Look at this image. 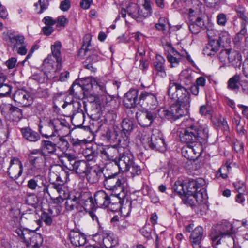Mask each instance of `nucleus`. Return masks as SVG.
<instances>
[{"label": "nucleus", "instance_id": "f257e3e1", "mask_svg": "<svg viewBox=\"0 0 248 248\" xmlns=\"http://www.w3.org/2000/svg\"><path fill=\"white\" fill-rule=\"evenodd\" d=\"M167 93L170 98L177 102L168 109L162 111L163 116L171 121H175L188 113L190 103V94L181 83L170 81Z\"/></svg>", "mask_w": 248, "mask_h": 248}, {"label": "nucleus", "instance_id": "f03ea898", "mask_svg": "<svg viewBox=\"0 0 248 248\" xmlns=\"http://www.w3.org/2000/svg\"><path fill=\"white\" fill-rule=\"evenodd\" d=\"M61 47L62 44L60 41L55 42L51 46L52 54L48 55L43 62L44 73L33 75V79L42 83L45 80V76L50 80L54 79L57 76V71L61 70L62 68Z\"/></svg>", "mask_w": 248, "mask_h": 248}, {"label": "nucleus", "instance_id": "7ed1b4c3", "mask_svg": "<svg viewBox=\"0 0 248 248\" xmlns=\"http://www.w3.org/2000/svg\"><path fill=\"white\" fill-rule=\"evenodd\" d=\"M183 124L185 128L180 133V140L182 142L192 144L199 142L202 145L207 142L209 129L206 125H201L192 118L185 119Z\"/></svg>", "mask_w": 248, "mask_h": 248}, {"label": "nucleus", "instance_id": "20e7f679", "mask_svg": "<svg viewBox=\"0 0 248 248\" xmlns=\"http://www.w3.org/2000/svg\"><path fill=\"white\" fill-rule=\"evenodd\" d=\"M105 179L104 186L107 190H110L114 194L120 195L122 198H126L127 190L124 187L125 179L119 176L116 173L108 176L103 175Z\"/></svg>", "mask_w": 248, "mask_h": 248}, {"label": "nucleus", "instance_id": "39448f33", "mask_svg": "<svg viewBox=\"0 0 248 248\" xmlns=\"http://www.w3.org/2000/svg\"><path fill=\"white\" fill-rule=\"evenodd\" d=\"M16 233L24 240L27 246L32 248H39L42 244L43 239L42 235L36 233L34 230L27 228H17Z\"/></svg>", "mask_w": 248, "mask_h": 248}, {"label": "nucleus", "instance_id": "423d86ee", "mask_svg": "<svg viewBox=\"0 0 248 248\" xmlns=\"http://www.w3.org/2000/svg\"><path fill=\"white\" fill-rule=\"evenodd\" d=\"M45 156L39 149L30 151L29 155L30 164L28 169L30 173L36 174L42 171L46 164Z\"/></svg>", "mask_w": 248, "mask_h": 248}, {"label": "nucleus", "instance_id": "0eeeda50", "mask_svg": "<svg viewBox=\"0 0 248 248\" xmlns=\"http://www.w3.org/2000/svg\"><path fill=\"white\" fill-rule=\"evenodd\" d=\"M233 227L229 222L224 220L218 224L211 230L210 236L213 245L220 244L221 238L225 236H230L232 233Z\"/></svg>", "mask_w": 248, "mask_h": 248}, {"label": "nucleus", "instance_id": "6e6552de", "mask_svg": "<svg viewBox=\"0 0 248 248\" xmlns=\"http://www.w3.org/2000/svg\"><path fill=\"white\" fill-rule=\"evenodd\" d=\"M46 129H51V134L44 133L42 131L41 127H40V133L43 137L46 138H49L55 136V133L63 134L65 131H68L69 129V125L68 123L65 120L62 118H56L51 120L48 124L46 126Z\"/></svg>", "mask_w": 248, "mask_h": 248}, {"label": "nucleus", "instance_id": "1a4fd4ad", "mask_svg": "<svg viewBox=\"0 0 248 248\" xmlns=\"http://www.w3.org/2000/svg\"><path fill=\"white\" fill-rule=\"evenodd\" d=\"M188 27L192 34L199 33L201 29L204 28L205 23L202 18V14L199 10L190 9L188 13Z\"/></svg>", "mask_w": 248, "mask_h": 248}, {"label": "nucleus", "instance_id": "9d476101", "mask_svg": "<svg viewBox=\"0 0 248 248\" xmlns=\"http://www.w3.org/2000/svg\"><path fill=\"white\" fill-rule=\"evenodd\" d=\"M134 156L129 149L127 147H124L117 161H115V165L118 166L120 171H128L134 162Z\"/></svg>", "mask_w": 248, "mask_h": 248}, {"label": "nucleus", "instance_id": "9b49d317", "mask_svg": "<svg viewBox=\"0 0 248 248\" xmlns=\"http://www.w3.org/2000/svg\"><path fill=\"white\" fill-rule=\"evenodd\" d=\"M158 109L151 108L137 112L136 118L139 124L142 127L150 126L156 118Z\"/></svg>", "mask_w": 248, "mask_h": 248}, {"label": "nucleus", "instance_id": "f8f14e48", "mask_svg": "<svg viewBox=\"0 0 248 248\" xmlns=\"http://www.w3.org/2000/svg\"><path fill=\"white\" fill-rule=\"evenodd\" d=\"M121 138L119 139L118 142L121 146L128 147L130 143L129 136L134 129L133 121L128 119H124L121 123Z\"/></svg>", "mask_w": 248, "mask_h": 248}, {"label": "nucleus", "instance_id": "ddd939ff", "mask_svg": "<svg viewBox=\"0 0 248 248\" xmlns=\"http://www.w3.org/2000/svg\"><path fill=\"white\" fill-rule=\"evenodd\" d=\"M13 99L18 105L22 107H28L33 102L31 93L23 89H18L15 92L13 95Z\"/></svg>", "mask_w": 248, "mask_h": 248}, {"label": "nucleus", "instance_id": "4468645a", "mask_svg": "<svg viewBox=\"0 0 248 248\" xmlns=\"http://www.w3.org/2000/svg\"><path fill=\"white\" fill-rule=\"evenodd\" d=\"M125 200H126V203L128 204L129 208H131L132 202L128 201L127 195L126 198H122L120 195H115L112 193V194L109 195L108 203L105 208H108L112 212H116L122 208Z\"/></svg>", "mask_w": 248, "mask_h": 248}, {"label": "nucleus", "instance_id": "2eb2a0df", "mask_svg": "<svg viewBox=\"0 0 248 248\" xmlns=\"http://www.w3.org/2000/svg\"><path fill=\"white\" fill-rule=\"evenodd\" d=\"M148 144L151 149L156 151H164L166 148L163 135L157 130L153 131Z\"/></svg>", "mask_w": 248, "mask_h": 248}, {"label": "nucleus", "instance_id": "dca6fc26", "mask_svg": "<svg viewBox=\"0 0 248 248\" xmlns=\"http://www.w3.org/2000/svg\"><path fill=\"white\" fill-rule=\"evenodd\" d=\"M23 170V166L21 160L16 157H12L7 171L9 177L14 180L17 179L22 175Z\"/></svg>", "mask_w": 248, "mask_h": 248}, {"label": "nucleus", "instance_id": "f3484780", "mask_svg": "<svg viewBox=\"0 0 248 248\" xmlns=\"http://www.w3.org/2000/svg\"><path fill=\"white\" fill-rule=\"evenodd\" d=\"M139 103L140 106L155 109V107L158 104V101L155 94L147 91H142L139 98Z\"/></svg>", "mask_w": 248, "mask_h": 248}, {"label": "nucleus", "instance_id": "a211bd4d", "mask_svg": "<svg viewBox=\"0 0 248 248\" xmlns=\"http://www.w3.org/2000/svg\"><path fill=\"white\" fill-rule=\"evenodd\" d=\"M165 59L160 55H156L153 62V71L156 77L165 78L167 77Z\"/></svg>", "mask_w": 248, "mask_h": 248}, {"label": "nucleus", "instance_id": "6ab92c4d", "mask_svg": "<svg viewBox=\"0 0 248 248\" xmlns=\"http://www.w3.org/2000/svg\"><path fill=\"white\" fill-rule=\"evenodd\" d=\"M124 147H125L121 146L119 143L118 148L115 146H108L101 150V154L107 160L112 161L115 164V161L118 160V155L119 156Z\"/></svg>", "mask_w": 248, "mask_h": 248}, {"label": "nucleus", "instance_id": "aec40b11", "mask_svg": "<svg viewBox=\"0 0 248 248\" xmlns=\"http://www.w3.org/2000/svg\"><path fill=\"white\" fill-rule=\"evenodd\" d=\"M51 187L50 192L52 194L54 198L52 201L54 203H62L65 199L64 187L62 183L56 184L55 183H51Z\"/></svg>", "mask_w": 248, "mask_h": 248}, {"label": "nucleus", "instance_id": "412c9836", "mask_svg": "<svg viewBox=\"0 0 248 248\" xmlns=\"http://www.w3.org/2000/svg\"><path fill=\"white\" fill-rule=\"evenodd\" d=\"M145 13H146V11L143 8L140 9L137 4L131 3L127 6L128 15L136 19L138 22H141L144 19L149 16H145L144 15Z\"/></svg>", "mask_w": 248, "mask_h": 248}, {"label": "nucleus", "instance_id": "4be33fe9", "mask_svg": "<svg viewBox=\"0 0 248 248\" xmlns=\"http://www.w3.org/2000/svg\"><path fill=\"white\" fill-rule=\"evenodd\" d=\"M5 41L9 46H10L13 51L18 48V46L24 44L25 37L21 34H16L12 32H7L5 37Z\"/></svg>", "mask_w": 248, "mask_h": 248}, {"label": "nucleus", "instance_id": "5701e85b", "mask_svg": "<svg viewBox=\"0 0 248 248\" xmlns=\"http://www.w3.org/2000/svg\"><path fill=\"white\" fill-rule=\"evenodd\" d=\"M138 90L130 89L125 94L123 99L124 105L127 108H132L139 103Z\"/></svg>", "mask_w": 248, "mask_h": 248}, {"label": "nucleus", "instance_id": "b1692460", "mask_svg": "<svg viewBox=\"0 0 248 248\" xmlns=\"http://www.w3.org/2000/svg\"><path fill=\"white\" fill-rule=\"evenodd\" d=\"M59 159L63 167L71 171L73 170L77 162L79 160L77 159L75 155L66 153H63L59 157Z\"/></svg>", "mask_w": 248, "mask_h": 248}, {"label": "nucleus", "instance_id": "393cba45", "mask_svg": "<svg viewBox=\"0 0 248 248\" xmlns=\"http://www.w3.org/2000/svg\"><path fill=\"white\" fill-rule=\"evenodd\" d=\"M203 233V229L201 226H198L192 230L190 236V240L194 248H200Z\"/></svg>", "mask_w": 248, "mask_h": 248}, {"label": "nucleus", "instance_id": "a878e982", "mask_svg": "<svg viewBox=\"0 0 248 248\" xmlns=\"http://www.w3.org/2000/svg\"><path fill=\"white\" fill-rule=\"evenodd\" d=\"M69 236L71 243L76 247L82 246L86 243V236L79 232L72 230L69 232Z\"/></svg>", "mask_w": 248, "mask_h": 248}, {"label": "nucleus", "instance_id": "bb28decb", "mask_svg": "<svg viewBox=\"0 0 248 248\" xmlns=\"http://www.w3.org/2000/svg\"><path fill=\"white\" fill-rule=\"evenodd\" d=\"M39 149L45 156L53 155L57 151V144L49 140H42Z\"/></svg>", "mask_w": 248, "mask_h": 248}, {"label": "nucleus", "instance_id": "cd10ccee", "mask_svg": "<svg viewBox=\"0 0 248 248\" xmlns=\"http://www.w3.org/2000/svg\"><path fill=\"white\" fill-rule=\"evenodd\" d=\"M120 134V128L116 125H114L112 130L107 128L102 135L107 140L110 142H117L119 144L118 140L121 138V136L119 137Z\"/></svg>", "mask_w": 248, "mask_h": 248}, {"label": "nucleus", "instance_id": "c85d7f7f", "mask_svg": "<svg viewBox=\"0 0 248 248\" xmlns=\"http://www.w3.org/2000/svg\"><path fill=\"white\" fill-rule=\"evenodd\" d=\"M81 193H77L73 198L67 199L65 203V208L68 211H72L81 207Z\"/></svg>", "mask_w": 248, "mask_h": 248}, {"label": "nucleus", "instance_id": "c756f323", "mask_svg": "<svg viewBox=\"0 0 248 248\" xmlns=\"http://www.w3.org/2000/svg\"><path fill=\"white\" fill-rule=\"evenodd\" d=\"M103 175L102 171L99 169L89 167L84 176L86 177L89 182L95 183Z\"/></svg>", "mask_w": 248, "mask_h": 248}, {"label": "nucleus", "instance_id": "7c9ffc66", "mask_svg": "<svg viewBox=\"0 0 248 248\" xmlns=\"http://www.w3.org/2000/svg\"><path fill=\"white\" fill-rule=\"evenodd\" d=\"M109 195L104 190H99L94 194V200L97 207L104 208L108 203Z\"/></svg>", "mask_w": 248, "mask_h": 248}, {"label": "nucleus", "instance_id": "2f4dec72", "mask_svg": "<svg viewBox=\"0 0 248 248\" xmlns=\"http://www.w3.org/2000/svg\"><path fill=\"white\" fill-rule=\"evenodd\" d=\"M182 56H184V54L180 53L174 47L170 46L167 59L171 63V67H175L179 65Z\"/></svg>", "mask_w": 248, "mask_h": 248}, {"label": "nucleus", "instance_id": "473e14b6", "mask_svg": "<svg viewBox=\"0 0 248 248\" xmlns=\"http://www.w3.org/2000/svg\"><path fill=\"white\" fill-rule=\"evenodd\" d=\"M205 181L201 178L189 181L186 186V192L194 194L199 189L204 187Z\"/></svg>", "mask_w": 248, "mask_h": 248}, {"label": "nucleus", "instance_id": "72a5a7b5", "mask_svg": "<svg viewBox=\"0 0 248 248\" xmlns=\"http://www.w3.org/2000/svg\"><path fill=\"white\" fill-rule=\"evenodd\" d=\"M91 36L90 34H86L84 37L83 43L82 47L78 51V56L83 57L89 54L93 53V47L91 45Z\"/></svg>", "mask_w": 248, "mask_h": 248}, {"label": "nucleus", "instance_id": "f704fd0d", "mask_svg": "<svg viewBox=\"0 0 248 248\" xmlns=\"http://www.w3.org/2000/svg\"><path fill=\"white\" fill-rule=\"evenodd\" d=\"M44 185L43 177L41 175H36L27 182V187L32 191H39Z\"/></svg>", "mask_w": 248, "mask_h": 248}, {"label": "nucleus", "instance_id": "c9c22d12", "mask_svg": "<svg viewBox=\"0 0 248 248\" xmlns=\"http://www.w3.org/2000/svg\"><path fill=\"white\" fill-rule=\"evenodd\" d=\"M81 207H82L85 211L90 212L96 208L95 202H93V199L89 194L81 193Z\"/></svg>", "mask_w": 248, "mask_h": 248}, {"label": "nucleus", "instance_id": "e433bc0d", "mask_svg": "<svg viewBox=\"0 0 248 248\" xmlns=\"http://www.w3.org/2000/svg\"><path fill=\"white\" fill-rule=\"evenodd\" d=\"M20 131L23 137L30 142H36L40 139L39 134L30 128L24 127Z\"/></svg>", "mask_w": 248, "mask_h": 248}, {"label": "nucleus", "instance_id": "4c0bfd02", "mask_svg": "<svg viewBox=\"0 0 248 248\" xmlns=\"http://www.w3.org/2000/svg\"><path fill=\"white\" fill-rule=\"evenodd\" d=\"M220 47L215 41H209L208 43L203 49L204 55L212 57L215 55Z\"/></svg>", "mask_w": 248, "mask_h": 248}, {"label": "nucleus", "instance_id": "58836bf2", "mask_svg": "<svg viewBox=\"0 0 248 248\" xmlns=\"http://www.w3.org/2000/svg\"><path fill=\"white\" fill-rule=\"evenodd\" d=\"M8 108L10 117L13 120L18 121L23 117L22 110L21 109L9 104L7 106Z\"/></svg>", "mask_w": 248, "mask_h": 248}, {"label": "nucleus", "instance_id": "ea45409f", "mask_svg": "<svg viewBox=\"0 0 248 248\" xmlns=\"http://www.w3.org/2000/svg\"><path fill=\"white\" fill-rule=\"evenodd\" d=\"M231 35L226 31H222L218 34L217 40L215 41L216 43H217L218 46L225 47L227 46L231 43Z\"/></svg>", "mask_w": 248, "mask_h": 248}, {"label": "nucleus", "instance_id": "a19ab883", "mask_svg": "<svg viewBox=\"0 0 248 248\" xmlns=\"http://www.w3.org/2000/svg\"><path fill=\"white\" fill-rule=\"evenodd\" d=\"M89 168V165L86 161L79 160L77 162V165L72 171L80 176H84Z\"/></svg>", "mask_w": 248, "mask_h": 248}, {"label": "nucleus", "instance_id": "79ce46f5", "mask_svg": "<svg viewBox=\"0 0 248 248\" xmlns=\"http://www.w3.org/2000/svg\"><path fill=\"white\" fill-rule=\"evenodd\" d=\"M83 87L76 80L69 90V95L75 98H79L80 95L83 93Z\"/></svg>", "mask_w": 248, "mask_h": 248}, {"label": "nucleus", "instance_id": "37998d69", "mask_svg": "<svg viewBox=\"0 0 248 248\" xmlns=\"http://www.w3.org/2000/svg\"><path fill=\"white\" fill-rule=\"evenodd\" d=\"M240 77L238 75H235L230 78L227 82V88L232 91L238 90L240 85Z\"/></svg>", "mask_w": 248, "mask_h": 248}, {"label": "nucleus", "instance_id": "c03bdc74", "mask_svg": "<svg viewBox=\"0 0 248 248\" xmlns=\"http://www.w3.org/2000/svg\"><path fill=\"white\" fill-rule=\"evenodd\" d=\"M179 79L182 83L189 85L192 83L193 78L191 73L187 69L183 70L179 75Z\"/></svg>", "mask_w": 248, "mask_h": 248}, {"label": "nucleus", "instance_id": "a18cd8bd", "mask_svg": "<svg viewBox=\"0 0 248 248\" xmlns=\"http://www.w3.org/2000/svg\"><path fill=\"white\" fill-rule=\"evenodd\" d=\"M181 198L183 203L187 206L193 207L196 204V199L193 193L186 192Z\"/></svg>", "mask_w": 248, "mask_h": 248}, {"label": "nucleus", "instance_id": "49530a36", "mask_svg": "<svg viewBox=\"0 0 248 248\" xmlns=\"http://www.w3.org/2000/svg\"><path fill=\"white\" fill-rule=\"evenodd\" d=\"M182 153L183 155L187 159L195 160L197 158L196 154L194 153L193 147H184L182 149Z\"/></svg>", "mask_w": 248, "mask_h": 248}, {"label": "nucleus", "instance_id": "de8ad7c7", "mask_svg": "<svg viewBox=\"0 0 248 248\" xmlns=\"http://www.w3.org/2000/svg\"><path fill=\"white\" fill-rule=\"evenodd\" d=\"M241 59V56L236 51L229 49L228 64L231 63L233 65H236Z\"/></svg>", "mask_w": 248, "mask_h": 248}, {"label": "nucleus", "instance_id": "09e8293b", "mask_svg": "<svg viewBox=\"0 0 248 248\" xmlns=\"http://www.w3.org/2000/svg\"><path fill=\"white\" fill-rule=\"evenodd\" d=\"M194 196L196 199V203L198 204H202L206 202L207 195L203 187L198 190L194 193Z\"/></svg>", "mask_w": 248, "mask_h": 248}, {"label": "nucleus", "instance_id": "8fccbe9b", "mask_svg": "<svg viewBox=\"0 0 248 248\" xmlns=\"http://www.w3.org/2000/svg\"><path fill=\"white\" fill-rule=\"evenodd\" d=\"M53 211L51 209H49L47 212L44 211L41 215V219L47 226H50L53 222L52 215Z\"/></svg>", "mask_w": 248, "mask_h": 248}, {"label": "nucleus", "instance_id": "3c124183", "mask_svg": "<svg viewBox=\"0 0 248 248\" xmlns=\"http://www.w3.org/2000/svg\"><path fill=\"white\" fill-rule=\"evenodd\" d=\"M56 144L57 147L63 153H65L70 147V144L63 136H60L58 142Z\"/></svg>", "mask_w": 248, "mask_h": 248}, {"label": "nucleus", "instance_id": "603ef678", "mask_svg": "<svg viewBox=\"0 0 248 248\" xmlns=\"http://www.w3.org/2000/svg\"><path fill=\"white\" fill-rule=\"evenodd\" d=\"M85 114L84 113H79L77 115H72L71 120L73 124L75 126L81 125L84 121Z\"/></svg>", "mask_w": 248, "mask_h": 248}, {"label": "nucleus", "instance_id": "864d4df0", "mask_svg": "<svg viewBox=\"0 0 248 248\" xmlns=\"http://www.w3.org/2000/svg\"><path fill=\"white\" fill-rule=\"evenodd\" d=\"M172 188L174 192L177 193L181 196L186 192V190L184 188L183 184L180 181H176L172 186Z\"/></svg>", "mask_w": 248, "mask_h": 248}, {"label": "nucleus", "instance_id": "5fc2aeb1", "mask_svg": "<svg viewBox=\"0 0 248 248\" xmlns=\"http://www.w3.org/2000/svg\"><path fill=\"white\" fill-rule=\"evenodd\" d=\"M229 49H223L219 53L218 58L224 65L228 64Z\"/></svg>", "mask_w": 248, "mask_h": 248}, {"label": "nucleus", "instance_id": "6e6d98bb", "mask_svg": "<svg viewBox=\"0 0 248 248\" xmlns=\"http://www.w3.org/2000/svg\"><path fill=\"white\" fill-rule=\"evenodd\" d=\"M133 164L129 168L131 176L133 177L136 175H139L141 173V169L140 166L136 164L135 162L132 163Z\"/></svg>", "mask_w": 248, "mask_h": 248}, {"label": "nucleus", "instance_id": "4d7b16f0", "mask_svg": "<svg viewBox=\"0 0 248 248\" xmlns=\"http://www.w3.org/2000/svg\"><path fill=\"white\" fill-rule=\"evenodd\" d=\"M83 155L88 161H95L97 153L95 151L87 149L83 152Z\"/></svg>", "mask_w": 248, "mask_h": 248}, {"label": "nucleus", "instance_id": "13d9d810", "mask_svg": "<svg viewBox=\"0 0 248 248\" xmlns=\"http://www.w3.org/2000/svg\"><path fill=\"white\" fill-rule=\"evenodd\" d=\"M69 106L73 108L72 115H77V114H79V113H84L81 108V104L79 102L76 101L73 102L72 104H69Z\"/></svg>", "mask_w": 248, "mask_h": 248}, {"label": "nucleus", "instance_id": "bf43d9fd", "mask_svg": "<svg viewBox=\"0 0 248 248\" xmlns=\"http://www.w3.org/2000/svg\"><path fill=\"white\" fill-rule=\"evenodd\" d=\"M235 189L238 193H243L246 191L247 187L243 182L237 180L233 183Z\"/></svg>", "mask_w": 248, "mask_h": 248}, {"label": "nucleus", "instance_id": "052dcab7", "mask_svg": "<svg viewBox=\"0 0 248 248\" xmlns=\"http://www.w3.org/2000/svg\"><path fill=\"white\" fill-rule=\"evenodd\" d=\"M103 242L105 246L108 248H110L116 244V241L112 238L110 234L107 235L103 239Z\"/></svg>", "mask_w": 248, "mask_h": 248}, {"label": "nucleus", "instance_id": "680f3d73", "mask_svg": "<svg viewBox=\"0 0 248 248\" xmlns=\"http://www.w3.org/2000/svg\"><path fill=\"white\" fill-rule=\"evenodd\" d=\"M93 53L91 52V54H89V56L85 60V63H91L93 64L98 61V56L95 53L96 49L94 48H93Z\"/></svg>", "mask_w": 248, "mask_h": 248}, {"label": "nucleus", "instance_id": "e2e57ef3", "mask_svg": "<svg viewBox=\"0 0 248 248\" xmlns=\"http://www.w3.org/2000/svg\"><path fill=\"white\" fill-rule=\"evenodd\" d=\"M209 41L217 40L219 33L214 29H208L206 31Z\"/></svg>", "mask_w": 248, "mask_h": 248}, {"label": "nucleus", "instance_id": "0e129e2a", "mask_svg": "<svg viewBox=\"0 0 248 248\" xmlns=\"http://www.w3.org/2000/svg\"><path fill=\"white\" fill-rule=\"evenodd\" d=\"M37 202L38 200L36 196L33 194L28 195L26 199L27 204L31 205L33 207L32 209H35L37 204Z\"/></svg>", "mask_w": 248, "mask_h": 248}, {"label": "nucleus", "instance_id": "69168bd1", "mask_svg": "<svg viewBox=\"0 0 248 248\" xmlns=\"http://www.w3.org/2000/svg\"><path fill=\"white\" fill-rule=\"evenodd\" d=\"M212 108L210 106L204 105L200 108L199 113L202 116H210L212 114Z\"/></svg>", "mask_w": 248, "mask_h": 248}, {"label": "nucleus", "instance_id": "338daca9", "mask_svg": "<svg viewBox=\"0 0 248 248\" xmlns=\"http://www.w3.org/2000/svg\"><path fill=\"white\" fill-rule=\"evenodd\" d=\"M11 91V86L4 82L0 86V96H5L9 94Z\"/></svg>", "mask_w": 248, "mask_h": 248}, {"label": "nucleus", "instance_id": "774afa93", "mask_svg": "<svg viewBox=\"0 0 248 248\" xmlns=\"http://www.w3.org/2000/svg\"><path fill=\"white\" fill-rule=\"evenodd\" d=\"M36 210L35 209H29L25 211L22 215L21 218L26 219H31L33 218L35 216Z\"/></svg>", "mask_w": 248, "mask_h": 248}]
</instances>
